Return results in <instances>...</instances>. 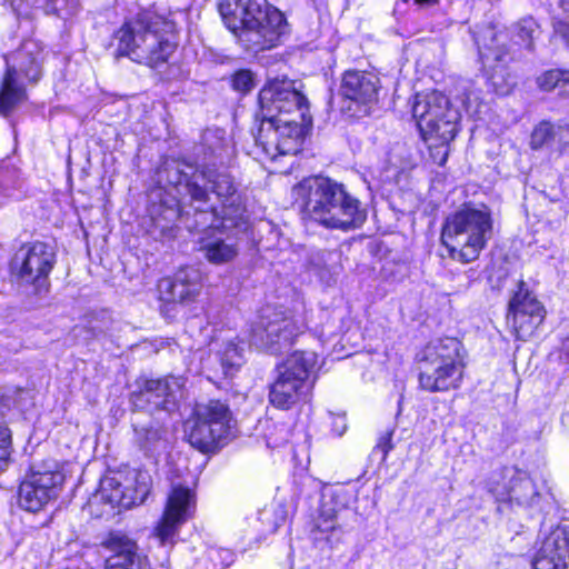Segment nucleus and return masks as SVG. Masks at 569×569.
Segmentation results:
<instances>
[{
  "label": "nucleus",
  "mask_w": 569,
  "mask_h": 569,
  "mask_svg": "<svg viewBox=\"0 0 569 569\" xmlns=\"http://www.w3.org/2000/svg\"><path fill=\"white\" fill-rule=\"evenodd\" d=\"M169 183L183 187L194 207L193 217L187 212L186 227L204 232L199 251L212 264L231 262L239 253L234 236L228 231L247 227L246 207L233 178L224 169L197 168L177 162L166 169Z\"/></svg>",
  "instance_id": "nucleus-1"
},
{
  "label": "nucleus",
  "mask_w": 569,
  "mask_h": 569,
  "mask_svg": "<svg viewBox=\"0 0 569 569\" xmlns=\"http://www.w3.org/2000/svg\"><path fill=\"white\" fill-rule=\"evenodd\" d=\"M300 88L299 81L274 78L260 90L262 120L254 139L266 152H298L311 126L308 100Z\"/></svg>",
  "instance_id": "nucleus-2"
},
{
  "label": "nucleus",
  "mask_w": 569,
  "mask_h": 569,
  "mask_svg": "<svg viewBox=\"0 0 569 569\" xmlns=\"http://www.w3.org/2000/svg\"><path fill=\"white\" fill-rule=\"evenodd\" d=\"M292 196L305 219L328 229L360 228L367 211L345 184L322 176L308 177L292 188Z\"/></svg>",
  "instance_id": "nucleus-3"
},
{
  "label": "nucleus",
  "mask_w": 569,
  "mask_h": 569,
  "mask_svg": "<svg viewBox=\"0 0 569 569\" xmlns=\"http://www.w3.org/2000/svg\"><path fill=\"white\" fill-rule=\"evenodd\" d=\"M219 12L238 42L251 52L277 47L289 31L284 14L268 0H222Z\"/></svg>",
  "instance_id": "nucleus-4"
},
{
  "label": "nucleus",
  "mask_w": 569,
  "mask_h": 569,
  "mask_svg": "<svg viewBox=\"0 0 569 569\" xmlns=\"http://www.w3.org/2000/svg\"><path fill=\"white\" fill-rule=\"evenodd\" d=\"M118 37L119 56L150 68L166 63L177 49L176 23L151 10L124 23Z\"/></svg>",
  "instance_id": "nucleus-5"
},
{
  "label": "nucleus",
  "mask_w": 569,
  "mask_h": 569,
  "mask_svg": "<svg viewBox=\"0 0 569 569\" xmlns=\"http://www.w3.org/2000/svg\"><path fill=\"white\" fill-rule=\"evenodd\" d=\"M492 231L493 219L489 207L463 204L447 217L441 242L453 260L468 263L478 259Z\"/></svg>",
  "instance_id": "nucleus-6"
},
{
  "label": "nucleus",
  "mask_w": 569,
  "mask_h": 569,
  "mask_svg": "<svg viewBox=\"0 0 569 569\" xmlns=\"http://www.w3.org/2000/svg\"><path fill=\"white\" fill-rule=\"evenodd\" d=\"M412 117L425 140L439 141L431 147V156L435 162L443 166L448 157V144L458 132V109L439 91L418 93L412 103Z\"/></svg>",
  "instance_id": "nucleus-7"
},
{
  "label": "nucleus",
  "mask_w": 569,
  "mask_h": 569,
  "mask_svg": "<svg viewBox=\"0 0 569 569\" xmlns=\"http://www.w3.org/2000/svg\"><path fill=\"white\" fill-rule=\"evenodd\" d=\"M7 71L0 91V112L8 114L24 98L20 78L37 82L42 72V48L34 40H26L6 56Z\"/></svg>",
  "instance_id": "nucleus-8"
},
{
  "label": "nucleus",
  "mask_w": 569,
  "mask_h": 569,
  "mask_svg": "<svg viewBox=\"0 0 569 569\" xmlns=\"http://www.w3.org/2000/svg\"><path fill=\"white\" fill-rule=\"evenodd\" d=\"M307 329L305 320L282 306L267 305L261 308L251 328V342L270 353L288 348L293 339Z\"/></svg>",
  "instance_id": "nucleus-9"
},
{
  "label": "nucleus",
  "mask_w": 569,
  "mask_h": 569,
  "mask_svg": "<svg viewBox=\"0 0 569 569\" xmlns=\"http://www.w3.org/2000/svg\"><path fill=\"white\" fill-rule=\"evenodd\" d=\"M317 363L313 351H296L279 367L278 377L270 386L269 401L279 409L297 403L307 388V379Z\"/></svg>",
  "instance_id": "nucleus-10"
},
{
  "label": "nucleus",
  "mask_w": 569,
  "mask_h": 569,
  "mask_svg": "<svg viewBox=\"0 0 569 569\" xmlns=\"http://www.w3.org/2000/svg\"><path fill=\"white\" fill-rule=\"evenodd\" d=\"M63 480L64 476L56 461L32 465L29 475L19 487V506L29 512L41 510L50 500L57 498Z\"/></svg>",
  "instance_id": "nucleus-11"
},
{
  "label": "nucleus",
  "mask_w": 569,
  "mask_h": 569,
  "mask_svg": "<svg viewBox=\"0 0 569 569\" xmlns=\"http://www.w3.org/2000/svg\"><path fill=\"white\" fill-rule=\"evenodd\" d=\"M56 263V252L46 242L34 241L19 248L11 261L12 273L33 284L37 293L48 291V277Z\"/></svg>",
  "instance_id": "nucleus-12"
},
{
  "label": "nucleus",
  "mask_w": 569,
  "mask_h": 569,
  "mask_svg": "<svg viewBox=\"0 0 569 569\" xmlns=\"http://www.w3.org/2000/svg\"><path fill=\"white\" fill-rule=\"evenodd\" d=\"M184 379L182 377L166 376L158 379H143L137 381V389L131 392L130 401L137 410L149 412H171L177 409L182 396Z\"/></svg>",
  "instance_id": "nucleus-13"
},
{
  "label": "nucleus",
  "mask_w": 569,
  "mask_h": 569,
  "mask_svg": "<svg viewBox=\"0 0 569 569\" xmlns=\"http://www.w3.org/2000/svg\"><path fill=\"white\" fill-rule=\"evenodd\" d=\"M545 317L543 305L529 286L523 280H519L511 291L507 312V321L511 325L517 339L530 338Z\"/></svg>",
  "instance_id": "nucleus-14"
},
{
  "label": "nucleus",
  "mask_w": 569,
  "mask_h": 569,
  "mask_svg": "<svg viewBox=\"0 0 569 569\" xmlns=\"http://www.w3.org/2000/svg\"><path fill=\"white\" fill-rule=\"evenodd\" d=\"M196 507L194 492L181 485L172 487L168 496L163 516L156 528L157 537L166 543L177 533L178 527L186 522Z\"/></svg>",
  "instance_id": "nucleus-15"
},
{
  "label": "nucleus",
  "mask_w": 569,
  "mask_h": 569,
  "mask_svg": "<svg viewBox=\"0 0 569 569\" xmlns=\"http://www.w3.org/2000/svg\"><path fill=\"white\" fill-rule=\"evenodd\" d=\"M202 273L194 267L180 268L172 277H166L158 282L161 301L168 303L193 302L202 290Z\"/></svg>",
  "instance_id": "nucleus-16"
},
{
  "label": "nucleus",
  "mask_w": 569,
  "mask_h": 569,
  "mask_svg": "<svg viewBox=\"0 0 569 569\" xmlns=\"http://www.w3.org/2000/svg\"><path fill=\"white\" fill-rule=\"evenodd\" d=\"M380 79L367 71L347 70L341 79L340 93L343 98L368 108L378 101Z\"/></svg>",
  "instance_id": "nucleus-17"
},
{
  "label": "nucleus",
  "mask_w": 569,
  "mask_h": 569,
  "mask_svg": "<svg viewBox=\"0 0 569 569\" xmlns=\"http://www.w3.org/2000/svg\"><path fill=\"white\" fill-rule=\"evenodd\" d=\"M465 366H449L439 361L421 358L419 361V382L429 392L447 391L460 386Z\"/></svg>",
  "instance_id": "nucleus-18"
},
{
  "label": "nucleus",
  "mask_w": 569,
  "mask_h": 569,
  "mask_svg": "<svg viewBox=\"0 0 569 569\" xmlns=\"http://www.w3.org/2000/svg\"><path fill=\"white\" fill-rule=\"evenodd\" d=\"M533 569H569V529L558 527L543 540Z\"/></svg>",
  "instance_id": "nucleus-19"
},
{
  "label": "nucleus",
  "mask_w": 569,
  "mask_h": 569,
  "mask_svg": "<svg viewBox=\"0 0 569 569\" xmlns=\"http://www.w3.org/2000/svg\"><path fill=\"white\" fill-rule=\"evenodd\" d=\"M503 38L501 32H496L491 27L483 29L475 37L481 62L486 69L492 70V79L498 73L497 69L502 68L507 61L508 50L501 42Z\"/></svg>",
  "instance_id": "nucleus-20"
},
{
  "label": "nucleus",
  "mask_w": 569,
  "mask_h": 569,
  "mask_svg": "<svg viewBox=\"0 0 569 569\" xmlns=\"http://www.w3.org/2000/svg\"><path fill=\"white\" fill-rule=\"evenodd\" d=\"M209 411L203 409L198 412V418L193 416L192 425L188 431L189 443L201 452H211L216 450L223 440L230 435L221 431V426L216 425V429L204 422Z\"/></svg>",
  "instance_id": "nucleus-21"
},
{
  "label": "nucleus",
  "mask_w": 569,
  "mask_h": 569,
  "mask_svg": "<svg viewBox=\"0 0 569 569\" xmlns=\"http://www.w3.org/2000/svg\"><path fill=\"white\" fill-rule=\"evenodd\" d=\"M339 509L331 501H322L319 515L313 523V539L326 541L330 547L338 543L343 535L341 525L338 523Z\"/></svg>",
  "instance_id": "nucleus-22"
},
{
  "label": "nucleus",
  "mask_w": 569,
  "mask_h": 569,
  "mask_svg": "<svg viewBox=\"0 0 569 569\" xmlns=\"http://www.w3.org/2000/svg\"><path fill=\"white\" fill-rule=\"evenodd\" d=\"M461 347L458 339L446 337L429 343L423 350L422 358L449 366H463L460 355Z\"/></svg>",
  "instance_id": "nucleus-23"
},
{
  "label": "nucleus",
  "mask_w": 569,
  "mask_h": 569,
  "mask_svg": "<svg viewBox=\"0 0 569 569\" xmlns=\"http://www.w3.org/2000/svg\"><path fill=\"white\" fill-rule=\"evenodd\" d=\"M208 410L209 415L204 422L216 429V425L221 426V431L228 435L231 433L232 415L229 407L219 400H210L206 403H198L194 407L193 416L198 418V412Z\"/></svg>",
  "instance_id": "nucleus-24"
},
{
  "label": "nucleus",
  "mask_w": 569,
  "mask_h": 569,
  "mask_svg": "<svg viewBox=\"0 0 569 569\" xmlns=\"http://www.w3.org/2000/svg\"><path fill=\"white\" fill-rule=\"evenodd\" d=\"M98 497L112 508L120 507L129 509L134 507V501L124 495L123 483L116 477H106L101 480Z\"/></svg>",
  "instance_id": "nucleus-25"
},
{
  "label": "nucleus",
  "mask_w": 569,
  "mask_h": 569,
  "mask_svg": "<svg viewBox=\"0 0 569 569\" xmlns=\"http://www.w3.org/2000/svg\"><path fill=\"white\" fill-rule=\"evenodd\" d=\"M244 342L228 340L222 343L218 351L219 359L226 376H232L244 362Z\"/></svg>",
  "instance_id": "nucleus-26"
},
{
  "label": "nucleus",
  "mask_w": 569,
  "mask_h": 569,
  "mask_svg": "<svg viewBox=\"0 0 569 569\" xmlns=\"http://www.w3.org/2000/svg\"><path fill=\"white\" fill-rule=\"evenodd\" d=\"M539 498L540 495L530 478L523 477L513 480L509 491V499L511 501L519 506L533 507Z\"/></svg>",
  "instance_id": "nucleus-27"
},
{
  "label": "nucleus",
  "mask_w": 569,
  "mask_h": 569,
  "mask_svg": "<svg viewBox=\"0 0 569 569\" xmlns=\"http://www.w3.org/2000/svg\"><path fill=\"white\" fill-rule=\"evenodd\" d=\"M556 138H559V140L569 139V129L565 126H553L548 121L540 122L531 134V147L538 149L551 144Z\"/></svg>",
  "instance_id": "nucleus-28"
},
{
  "label": "nucleus",
  "mask_w": 569,
  "mask_h": 569,
  "mask_svg": "<svg viewBox=\"0 0 569 569\" xmlns=\"http://www.w3.org/2000/svg\"><path fill=\"white\" fill-rule=\"evenodd\" d=\"M151 478L147 472L137 471L132 478L123 485L126 497L134 501V506L143 503L150 492Z\"/></svg>",
  "instance_id": "nucleus-29"
},
{
  "label": "nucleus",
  "mask_w": 569,
  "mask_h": 569,
  "mask_svg": "<svg viewBox=\"0 0 569 569\" xmlns=\"http://www.w3.org/2000/svg\"><path fill=\"white\" fill-rule=\"evenodd\" d=\"M134 442L143 450H149L159 442L166 431L158 422L148 425H133Z\"/></svg>",
  "instance_id": "nucleus-30"
},
{
  "label": "nucleus",
  "mask_w": 569,
  "mask_h": 569,
  "mask_svg": "<svg viewBox=\"0 0 569 569\" xmlns=\"http://www.w3.org/2000/svg\"><path fill=\"white\" fill-rule=\"evenodd\" d=\"M538 84L542 90L559 89L561 94L569 93V71L549 70L538 78Z\"/></svg>",
  "instance_id": "nucleus-31"
},
{
  "label": "nucleus",
  "mask_w": 569,
  "mask_h": 569,
  "mask_svg": "<svg viewBox=\"0 0 569 569\" xmlns=\"http://www.w3.org/2000/svg\"><path fill=\"white\" fill-rule=\"evenodd\" d=\"M101 546L110 551V555H123L127 550L138 549L136 541L121 531L109 532Z\"/></svg>",
  "instance_id": "nucleus-32"
},
{
  "label": "nucleus",
  "mask_w": 569,
  "mask_h": 569,
  "mask_svg": "<svg viewBox=\"0 0 569 569\" xmlns=\"http://www.w3.org/2000/svg\"><path fill=\"white\" fill-rule=\"evenodd\" d=\"M141 557L138 549L127 550L123 555H110L106 559V569H140Z\"/></svg>",
  "instance_id": "nucleus-33"
},
{
  "label": "nucleus",
  "mask_w": 569,
  "mask_h": 569,
  "mask_svg": "<svg viewBox=\"0 0 569 569\" xmlns=\"http://www.w3.org/2000/svg\"><path fill=\"white\" fill-rule=\"evenodd\" d=\"M538 28L537 22L531 18L527 17L521 19L512 27L515 37L519 39V42L528 49L533 48V33Z\"/></svg>",
  "instance_id": "nucleus-34"
},
{
  "label": "nucleus",
  "mask_w": 569,
  "mask_h": 569,
  "mask_svg": "<svg viewBox=\"0 0 569 569\" xmlns=\"http://www.w3.org/2000/svg\"><path fill=\"white\" fill-rule=\"evenodd\" d=\"M46 14L58 17L71 16L76 12L78 0H39Z\"/></svg>",
  "instance_id": "nucleus-35"
},
{
  "label": "nucleus",
  "mask_w": 569,
  "mask_h": 569,
  "mask_svg": "<svg viewBox=\"0 0 569 569\" xmlns=\"http://www.w3.org/2000/svg\"><path fill=\"white\" fill-rule=\"evenodd\" d=\"M12 435L7 422L0 417V470L7 463L11 452Z\"/></svg>",
  "instance_id": "nucleus-36"
},
{
  "label": "nucleus",
  "mask_w": 569,
  "mask_h": 569,
  "mask_svg": "<svg viewBox=\"0 0 569 569\" xmlns=\"http://www.w3.org/2000/svg\"><path fill=\"white\" fill-rule=\"evenodd\" d=\"M254 87L253 74L250 70H239L232 76V88L247 93Z\"/></svg>",
  "instance_id": "nucleus-37"
},
{
  "label": "nucleus",
  "mask_w": 569,
  "mask_h": 569,
  "mask_svg": "<svg viewBox=\"0 0 569 569\" xmlns=\"http://www.w3.org/2000/svg\"><path fill=\"white\" fill-rule=\"evenodd\" d=\"M395 430L389 429L383 435L379 437V440L376 445V450L382 452V460H386L388 453L393 449L392 436Z\"/></svg>",
  "instance_id": "nucleus-38"
},
{
  "label": "nucleus",
  "mask_w": 569,
  "mask_h": 569,
  "mask_svg": "<svg viewBox=\"0 0 569 569\" xmlns=\"http://www.w3.org/2000/svg\"><path fill=\"white\" fill-rule=\"evenodd\" d=\"M552 26L555 34L561 37L569 46V23L563 20H555Z\"/></svg>",
  "instance_id": "nucleus-39"
},
{
  "label": "nucleus",
  "mask_w": 569,
  "mask_h": 569,
  "mask_svg": "<svg viewBox=\"0 0 569 569\" xmlns=\"http://www.w3.org/2000/svg\"><path fill=\"white\" fill-rule=\"evenodd\" d=\"M562 349H563L565 353L569 357V333H568V337L562 342Z\"/></svg>",
  "instance_id": "nucleus-40"
},
{
  "label": "nucleus",
  "mask_w": 569,
  "mask_h": 569,
  "mask_svg": "<svg viewBox=\"0 0 569 569\" xmlns=\"http://www.w3.org/2000/svg\"><path fill=\"white\" fill-rule=\"evenodd\" d=\"M319 335H320V337L330 338L331 336L335 335V332L332 330L326 331L325 329H321L319 331Z\"/></svg>",
  "instance_id": "nucleus-41"
},
{
  "label": "nucleus",
  "mask_w": 569,
  "mask_h": 569,
  "mask_svg": "<svg viewBox=\"0 0 569 569\" xmlns=\"http://www.w3.org/2000/svg\"><path fill=\"white\" fill-rule=\"evenodd\" d=\"M345 430H346V426H343L342 430L339 431V435H342Z\"/></svg>",
  "instance_id": "nucleus-42"
},
{
  "label": "nucleus",
  "mask_w": 569,
  "mask_h": 569,
  "mask_svg": "<svg viewBox=\"0 0 569 569\" xmlns=\"http://www.w3.org/2000/svg\"><path fill=\"white\" fill-rule=\"evenodd\" d=\"M234 341L239 342L238 337H234ZM243 341H240V345H242Z\"/></svg>",
  "instance_id": "nucleus-43"
}]
</instances>
